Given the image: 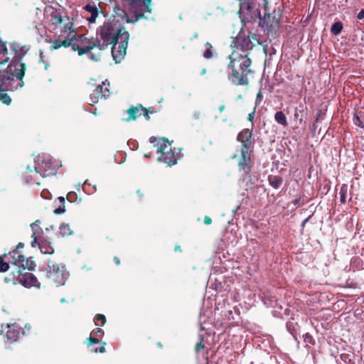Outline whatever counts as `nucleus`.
I'll return each mask as SVG.
<instances>
[{"label": "nucleus", "mask_w": 364, "mask_h": 364, "mask_svg": "<svg viewBox=\"0 0 364 364\" xmlns=\"http://www.w3.org/2000/svg\"><path fill=\"white\" fill-rule=\"evenodd\" d=\"M212 223V219L209 216H205L204 218V223L205 225H210Z\"/></svg>", "instance_id": "51"}, {"label": "nucleus", "mask_w": 364, "mask_h": 364, "mask_svg": "<svg viewBox=\"0 0 364 364\" xmlns=\"http://www.w3.org/2000/svg\"><path fill=\"white\" fill-rule=\"evenodd\" d=\"M60 233L63 237L72 235L73 231L68 224H63L60 226Z\"/></svg>", "instance_id": "34"}, {"label": "nucleus", "mask_w": 364, "mask_h": 364, "mask_svg": "<svg viewBox=\"0 0 364 364\" xmlns=\"http://www.w3.org/2000/svg\"><path fill=\"white\" fill-rule=\"evenodd\" d=\"M25 71H26V64L25 63H20L16 65V68H15L16 76L17 77L18 79H19L21 81L22 84L23 83L22 81V79L24 76Z\"/></svg>", "instance_id": "24"}, {"label": "nucleus", "mask_w": 364, "mask_h": 364, "mask_svg": "<svg viewBox=\"0 0 364 364\" xmlns=\"http://www.w3.org/2000/svg\"><path fill=\"white\" fill-rule=\"evenodd\" d=\"M300 200H300V198H297V199H296V200H294V203L295 205H301V203H300Z\"/></svg>", "instance_id": "57"}, {"label": "nucleus", "mask_w": 364, "mask_h": 364, "mask_svg": "<svg viewBox=\"0 0 364 364\" xmlns=\"http://www.w3.org/2000/svg\"><path fill=\"white\" fill-rule=\"evenodd\" d=\"M174 250L176 252H182V250L181 248V246L180 245H176L175 246V248H174Z\"/></svg>", "instance_id": "56"}, {"label": "nucleus", "mask_w": 364, "mask_h": 364, "mask_svg": "<svg viewBox=\"0 0 364 364\" xmlns=\"http://www.w3.org/2000/svg\"><path fill=\"white\" fill-rule=\"evenodd\" d=\"M45 190L41 192V196L46 199H49V197L48 196H45Z\"/></svg>", "instance_id": "60"}, {"label": "nucleus", "mask_w": 364, "mask_h": 364, "mask_svg": "<svg viewBox=\"0 0 364 364\" xmlns=\"http://www.w3.org/2000/svg\"><path fill=\"white\" fill-rule=\"evenodd\" d=\"M80 38H82V36H77V33H71L68 35L64 40H55L50 46V50H57L63 46L65 48L71 47L73 48V46L75 45V41Z\"/></svg>", "instance_id": "13"}, {"label": "nucleus", "mask_w": 364, "mask_h": 364, "mask_svg": "<svg viewBox=\"0 0 364 364\" xmlns=\"http://www.w3.org/2000/svg\"><path fill=\"white\" fill-rule=\"evenodd\" d=\"M149 142L154 144V146L157 147L156 153L160 154L159 161L164 162L168 166H172L176 164L177 158L173 152L171 144L167 139L156 138L151 136L149 139Z\"/></svg>", "instance_id": "3"}, {"label": "nucleus", "mask_w": 364, "mask_h": 364, "mask_svg": "<svg viewBox=\"0 0 364 364\" xmlns=\"http://www.w3.org/2000/svg\"><path fill=\"white\" fill-rule=\"evenodd\" d=\"M141 111H146L147 112H149V114H153V113H156V111L155 110L154 108L153 107H149V108H146V107H144L141 108Z\"/></svg>", "instance_id": "48"}, {"label": "nucleus", "mask_w": 364, "mask_h": 364, "mask_svg": "<svg viewBox=\"0 0 364 364\" xmlns=\"http://www.w3.org/2000/svg\"><path fill=\"white\" fill-rule=\"evenodd\" d=\"M303 338H304V341L306 344H310V345L315 344V340L314 339L313 336L310 333H305L303 336Z\"/></svg>", "instance_id": "37"}, {"label": "nucleus", "mask_w": 364, "mask_h": 364, "mask_svg": "<svg viewBox=\"0 0 364 364\" xmlns=\"http://www.w3.org/2000/svg\"><path fill=\"white\" fill-rule=\"evenodd\" d=\"M157 345H158L159 347H161V346H162V345L161 344V343H160V342H159V343H157Z\"/></svg>", "instance_id": "64"}, {"label": "nucleus", "mask_w": 364, "mask_h": 364, "mask_svg": "<svg viewBox=\"0 0 364 364\" xmlns=\"http://www.w3.org/2000/svg\"><path fill=\"white\" fill-rule=\"evenodd\" d=\"M126 33H129L124 28H116L111 23H105L101 28L100 38L106 46L115 44L122 38Z\"/></svg>", "instance_id": "7"}, {"label": "nucleus", "mask_w": 364, "mask_h": 364, "mask_svg": "<svg viewBox=\"0 0 364 364\" xmlns=\"http://www.w3.org/2000/svg\"><path fill=\"white\" fill-rule=\"evenodd\" d=\"M66 21L67 22L64 23L62 31L64 33H68V35H70L71 33H76L73 28V23L70 21V19L68 17H67Z\"/></svg>", "instance_id": "26"}, {"label": "nucleus", "mask_w": 364, "mask_h": 364, "mask_svg": "<svg viewBox=\"0 0 364 364\" xmlns=\"http://www.w3.org/2000/svg\"><path fill=\"white\" fill-rule=\"evenodd\" d=\"M259 19V26L263 28H267L269 31H270L274 25H278L279 23V18H276L274 11L272 14H268L264 16L263 18H258Z\"/></svg>", "instance_id": "16"}, {"label": "nucleus", "mask_w": 364, "mask_h": 364, "mask_svg": "<svg viewBox=\"0 0 364 364\" xmlns=\"http://www.w3.org/2000/svg\"><path fill=\"white\" fill-rule=\"evenodd\" d=\"M100 341L97 338L92 336V335L87 338V345L88 347L92 346L93 344L99 343Z\"/></svg>", "instance_id": "41"}, {"label": "nucleus", "mask_w": 364, "mask_h": 364, "mask_svg": "<svg viewBox=\"0 0 364 364\" xmlns=\"http://www.w3.org/2000/svg\"><path fill=\"white\" fill-rule=\"evenodd\" d=\"M144 156L146 158H148V159H150L151 157V153H149V154H144Z\"/></svg>", "instance_id": "62"}, {"label": "nucleus", "mask_w": 364, "mask_h": 364, "mask_svg": "<svg viewBox=\"0 0 364 364\" xmlns=\"http://www.w3.org/2000/svg\"><path fill=\"white\" fill-rule=\"evenodd\" d=\"M261 42L255 33H250L248 36L239 34L232 41V52H237L242 55H247L249 57L250 51L256 45H260Z\"/></svg>", "instance_id": "4"}, {"label": "nucleus", "mask_w": 364, "mask_h": 364, "mask_svg": "<svg viewBox=\"0 0 364 364\" xmlns=\"http://www.w3.org/2000/svg\"><path fill=\"white\" fill-rule=\"evenodd\" d=\"M23 246H24L23 243H22V242H19V243L18 244V245L16 246V250H17V249H18V248H23Z\"/></svg>", "instance_id": "61"}, {"label": "nucleus", "mask_w": 364, "mask_h": 364, "mask_svg": "<svg viewBox=\"0 0 364 364\" xmlns=\"http://www.w3.org/2000/svg\"><path fill=\"white\" fill-rule=\"evenodd\" d=\"M129 39V34L126 33L122 36L115 44H112V55L116 63H120L124 58L127 53V48L128 46V41Z\"/></svg>", "instance_id": "8"}, {"label": "nucleus", "mask_w": 364, "mask_h": 364, "mask_svg": "<svg viewBox=\"0 0 364 364\" xmlns=\"http://www.w3.org/2000/svg\"><path fill=\"white\" fill-rule=\"evenodd\" d=\"M341 359L346 364H353V361L348 353H341Z\"/></svg>", "instance_id": "40"}, {"label": "nucleus", "mask_w": 364, "mask_h": 364, "mask_svg": "<svg viewBox=\"0 0 364 364\" xmlns=\"http://www.w3.org/2000/svg\"><path fill=\"white\" fill-rule=\"evenodd\" d=\"M251 152L252 149H240L238 168L240 171H244L246 173H250L251 171Z\"/></svg>", "instance_id": "12"}, {"label": "nucleus", "mask_w": 364, "mask_h": 364, "mask_svg": "<svg viewBox=\"0 0 364 364\" xmlns=\"http://www.w3.org/2000/svg\"><path fill=\"white\" fill-rule=\"evenodd\" d=\"M343 26L341 21L335 22L331 27V33L335 36L339 35L342 30Z\"/></svg>", "instance_id": "27"}, {"label": "nucleus", "mask_w": 364, "mask_h": 364, "mask_svg": "<svg viewBox=\"0 0 364 364\" xmlns=\"http://www.w3.org/2000/svg\"><path fill=\"white\" fill-rule=\"evenodd\" d=\"M304 108L305 107L302 104H301L299 107L295 108L294 114L295 120H299L300 122L303 121L302 114L304 112Z\"/></svg>", "instance_id": "30"}, {"label": "nucleus", "mask_w": 364, "mask_h": 364, "mask_svg": "<svg viewBox=\"0 0 364 364\" xmlns=\"http://www.w3.org/2000/svg\"><path fill=\"white\" fill-rule=\"evenodd\" d=\"M82 38L75 41V45L73 46V50L77 51L79 55L87 54L92 48V44L95 40L94 38H88L84 35H81Z\"/></svg>", "instance_id": "11"}, {"label": "nucleus", "mask_w": 364, "mask_h": 364, "mask_svg": "<svg viewBox=\"0 0 364 364\" xmlns=\"http://www.w3.org/2000/svg\"><path fill=\"white\" fill-rule=\"evenodd\" d=\"M41 222L40 220H36L34 223L31 224L32 230V238L31 246L36 247L38 243V240L41 238V234L42 233V228L39 227Z\"/></svg>", "instance_id": "19"}, {"label": "nucleus", "mask_w": 364, "mask_h": 364, "mask_svg": "<svg viewBox=\"0 0 364 364\" xmlns=\"http://www.w3.org/2000/svg\"><path fill=\"white\" fill-rule=\"evenodd\" d=\"M85 9L90 12L92 16H94L95 14H98V9L95 6H92L91 4H87L85 6Z\"/></svg>", "instance_id": "39"}, {"label": "nucleus", "mask_w": 364, "mask_h": 364, "mask_svg": "<svg viewBox=\"0 0 364 364\" xmlns=\"http://www.w3.org/2000/svg\"><path fill=\"white\" fill-rule=\"evenodd\" d=\"M205 348L204 345V338L202 335H199L198 336V342L196 343L195 346V350L196 352L198 353L200 350H203Z\"/></svg>", "instance_id": "35"}, {"label": "nucleus", "mask_w": 364, "mask_h": 364, "mask_svg": "<svg viewBox=\"0 0 364 364\" xmlns=\"http://www.w3.org/2000/svg\"><path fill=\"white\" fill-rule=\"evenodd\" d=\"M59 207L54 210L53 213L55 215H60L65 212V198L64 197H59Z\"/></svg>", "instance_id": "33"}, {"label": "nucleus", "mask_w": 364, "mask_h": 364, "mask_svg": "<svg viewBox=\"0 0 364 364\" xmlns=\"http://www.w3.org/2000/svg\"><path fill=\"white\" fill-rule=\"evenodd\" d=\"M309 218H310V217H309V218H306V219L302 222V224H301V226H302V227H304V226H305V225L306 224V223L309 221Z\"/></svg>", "instance_id": "59"}, {"label": "nucleus", "mask_w": 364, "mask_h": 364, "mask_svg": "<svg viewBox=\"0 0 364 364\" xmlns=\"http://www.w3.org/2000/svg\"><path fill=\"white\" fill-rule=\"evenodd\" d=\"M0 101L6 105H9L11 102V98L7 94V92L1 89V86L0 85Z\"/></svg>", "instance_id": "29"}, {"label": "nucleus", "mask_w": 364, "mask_h": 364, "mask_svg": "<svg viewBox=\"0 0 364 364\" xmlns=\"http://www.w3.org/2000/svg\"><path fill=\"white\" fill-rule=\"evenodd\" d=\"M113 260L117 266H119L120 264V259L117 256L114 257Z\"/></svg>", "instance_id": "53"}, {"label": "nucleus", "mask_w": 364, "mask_h": 364, "mask_svg": "<svg viewBox=\"0 0 364 364\" xmlns=\"http://www.w3.org/2000/svg\"><path fill=\"white\" fill-rule=\"evenodd\" d=\"M144 117L148 120L150 119L149 113L146 111H142Z\"/></svg>", "instance_id": "54"}, {"label": "nucleus", "mask_w": 364, "mask_h": 364, "mask_svg": "<svg viewBox=\"0 0 364 364\" xmlns=\"http://www.w3.org/2000/svg\"><path fill=\"white\" fill-rule=\"evenodd\" d=\"M77 199L76 193L71 191L67 194V200L70 203L75 202Z\"/></svg>", "instance_id": "42"}, {"label": "nucleus", "mask_w": 364, "mask_h": 364, "mask_svg": "<svg viewBox=\"0 0 364 364\" xmlns=\"http://www.w3.org/2000/svg\"><path fill=\"white\" fill-rule=\"evenodd\" d=\"M262 100V94L261 91H259L256 96V103L259 104Z\"/></svg>", "instance_id": "47"}, {"label": "nucleus", "mask_w": 364, "mask_h": 364, "mask_svg": "<svg viewBox=\"0 0 364 364\" xmlns=\"http://www.w3.org/2000/svg\"><path fill=\"white\" fill-rule=\"evenodd\" d=\"M274 119L278 124L284 127H287L288 124L287 117L282 111H278L275 113Z\"/></svg>", "instance_id": "25"}, {"label": "nucleus", "mask_w": 364, "mask_h": 364, "mask_svg": "<svg viewBox=\"0 0 364 364\" xmlns=\"http://www.w3.org/2000/svg\"><path fill=\"white\" fill-rule=\"evenodd\" d=\"M105 345H106L105 342H102V346L100 348H96L95 349H92V351L95 353H105L106 352L105 347Z\"/></svg>", "instance_id": "43"}, {"label": "nucleus", "mask_w": 364, "mask_h": 364, "mask_svg": "<svg viewBox=\"0 0 364 364\" xmlns=\"http://www.w3.org/2000/svg\"><path fill=\"white\" fill-rule=\"evenodd\" d=\"M228 65V80L235 86H248L255 71L252 68V60L246 54L232 52L229 56Z\"/></svg>", "instance_id": "1"}, {"label": "nucleus", "mask_w": 364, "mask_h": 364, "mask_svg": "<svg viewBox=\"0 0 364 364\" xmlns=\"http://www.w3.org/2000/svg\"><path fill=\"white\" fill-rule=\"evenodd\" d=\"M354 123L355 124L359 126V127H363V125L361 124V120L360 119V117L358 116H355V118H354Z\"/></svg>", "instance_id": "49"}, {"label": "nucleus", "mask_w": 364, "mask_h": 364, "mask_svg": "<svg viewBox=\"0 0 364 364\" xmlns=\"http://www.w3.org/2000/svg\"><path fill=\"white\" fill-rule=\"evenodd\" d=\"M255 107L253 109V110L248 114V116H247V119L251 122L252 123L253 122V120H254V117H255Z\"/></svg>", "instance_id": "46"}, {"label": "nucleus", "mask_w": 364, "mask_h": 364, "mask_svg": "<svg viewBox=\"0 0 364 364\" xmlns=\"http://www.w3.org/2000/svg\"><path fill=\"white\" fill-rule=\"evenodd\" d=\"M205 50L203 53V57L206 59H210L213 56V53L212 50L213 46L210 43L206 42L205 43Z\"/></svg>", "instance_id": "31"}, {"label": "nucleus", "mask_w": 364, "mask_h": 364, "mask_svg": "<svg viewBox=\"0 0 364 364\" xmlns=\"http://www.w3.org/2000/svg\"><path fill=\"white\" fill-rule=\"evenodd\" d=\"M141 108H143V106L141 105H139V106H132L127 109V113L129 114V117L125 119L127 122L131 121V120H136L139 116L141 115V113H139V111H141Z\"/></svg>", "instance_id": "22"}, {"label": "nucleus", "mask_w": 364, "mask_h": 364, "mask_svg": "<svg viewBox=\"0 0 364 364\" xmlns=\"http://www.w3.org/2000/svg\"><path fill=\"white\" fill-rule=\"evenodd\" d=\"M20 330L19 328L14 325H8V330L6 331V338L10 343L16 341L19 337Z\"/></svg>", "instance_id": "20"}, {"label": "nucleus", "mask_w": 364, "mask_h": 364, "mask_svg": "<svg viewBox=\"0 0 364 364\" xmlns=\"http://www.w3.org/2000/svg\"><path fill=\"white\" fill-rule=\"evenodd\" d=\"M15 265L16 267L12 271L11 275L6 277L4 279L6 282H11L13 284H21V277H18V274L23 275L25 271L18 264Z\"/></svg>", "instance_id": "18"}, {"label": "nucleus", "mask_w": 364, "mask_h": 364, "mask_svg": "<svg viewBox=\"0 0 364 364\" xmlns=\"http://www.w3.org/2000/svg\"><path fill=\"white\" fill-rule=\"evenodd\" d=\"M357 18L359 19V20H361L363 18H364V9H362L360 10L358 15H357Z\"/></svg>", "instance_id": "50"}, {"label": "nucleus", "mask_w": 364, "mask_h": 364, "mask_svg": "<svg viewBox=\"0 0 364 364\" xmlns=\"http://www.w3.org/2000/svg\"><path fill=\"white\" fill-rule=\"evenodd\" d=\"M37 245L43 254L51 255L54 252V249L51 246L50 242L46 240L40 238L38 240Z\"/></svg>", "instance_id": "21"}, {"label": "nucleus", "mask_w": 364, "mask_h": 364, "mask_svg": "<svg viewBox=\"0 0 364 364\" xmlns=\"http://www.w3.org/2000/svg\"><path fill=\"white\" fill-rule=\"evenodd\" d=\"M92 48L88 52V58L94 61H98L102 57V51L107 48L106 43H102L101 41L97 39L94 40L92 44Z\"/></svg>", "instance_id": "14"}, {"label": "nucleus", "mask_w": 364, "mask_h": 364, "mask_svg": "<svg viewBox=\"0 0 364 364\" xmlns=\"http://www.w3.org/2000/svg\"><path fill=\"white\" fill-rule=\"evenodd\" d=\"M40 55H41V60L43 63V53H40Z\"/></svg>", "instance_id": "63"}, {"label": "nucleus", "mask_w": 364, "mask_h": 364, "mask_svg": "<svg viewBox=\"0 0 364 364\" xmlns=\"http://www.w3.org/2000/svg\"><path fill=\"white\" fill-rule=\"evenodd\" d=\"M136 193L140 198L144 196V193L141 191V190H137Z\"/></svg>", "instance_id": "55"}, {"label": "nucleus", "mask_w": 364, "mask_h": 364, "mask_svg": "<svg viewBox=\"0 0 364 364\" xmlns=\"http://www.w3.org/2000/svg\"><path fill=\"white\" fill-rule=\"evenodd\" d=\"M348 193V185L343 184L341 187L339 195H340V201L341 203H346V195Z\"/></svg>", "instance_id": "32"}, {"label": "nucleus", "mask_w": 364, "mask_h": 364, "mask_svg": "<svg viewBox=\"0 0 364 364\" xmlns=\"http://www.w3.org/2000/svg\"><path fill=\"white\" fill-rule=\"evenodd\" d=\"M10 255H13L14 264H18L23 270H33L36 267V263L32 257L26 258L24 255L18 253V250H14Z\"/></svg>", "instance_id": "10"}, {"label": "nucleus", "mask_w": 364, "mask_h": 364, "mask_svg": "<svg viewBox=\"0 0 364 364\" xmlns=\"http://www.w3.org/2000/svg\"><path fill=\"white\" fill-rule=\"evenodd\" d=\"M269 184L275 189L279 188L282 183V178L279 176L270 175L268 177Z\"/></svg>", "instance_id": "23"}, {"label": "nucleus", "mask_w": 364, "mask_h": 364, "mask_svg": "<svg viewBox=\"0 0 364 364\" xmlns=\"http://www.w3.org/2000/svg\"><path fill=\"white\" fill-rule=\"evenodd\" d=\"M33 170L29 165L26 167L24 178L28 183H33L40 185L39 176L45 178L54 176L57 173V166L50 156H39L36 166Z\"/></svg>", "instance_id": "2"}, {"label": "nucleus", "mask_w": 364, "mask_h": 364, "mask_svg": "<svg viewBox=\"0 0 364 364\" xmlns=\"http://www.w3.org/2000/svg\"><path fill=\"white\" fill-rule=\"evenodd\" d=\"M9 269V263L4 262L3 257L0 256V272H6Z\"/></svg>", "instance_id": "38"}, {"label": "nucleus", "mask_w": 364, "mask_h": 364, "mask_svg": "<svg viewBox=\"0 0 364 364\" xmlns=\"http://www.w3.org/2000/svg\"><path fill=\"white\" fill-rule=\"evenodd\" d=\"M7 48L5 42L0 40V53H7Z\"/></svg>", "instance_id": "45"}, {"label": "nucleus", "mask_w": 364, "mask_h": 364, "mask_svg": "<svg viewBox=\"0 0 364 364\" xmlns=\"http://www.w3.org/2000/svg\"><path fill=\"white\" fill-rule=\"evenodd\" d=\"M109 87V82L107 80L98 85L90 95V104L94 105L97 104L100 99L105 100L108 98L112 93Z\"/></svg>", "instance_id": "9"}, {"label": "nucleus", "mask_w": 364, "mask_h": 364, "mask_svg": "<svg viewBox=\"0 0 364 364\" xmlns=\"http://www.w3.org/2000/svg\"><path fill=\"white\" fill-rule=\"evenodd\" d=\"M68 277L65 266L49 259L46 267V277L57 286L64 285Z\"/></svg>", "instance_id": "5"}, {"label": "nucleus", "mask_w": 364, "mask_h": 364, "mask_svg": "<svg viewBox=\"0 0 364 364\" xmlns=\"http://www.w3.org/2000/svg\"><path fill=\"white\" fill-rule=\"evenodd\" d=\"M240 16L242 22H255L260 17L259 5L257 0H240Z\"/></svg>", "instance_id": "6"}, {"label": "nucleus", "mask_w": 364, "mask_h": 364, "mask_svg": "<svg viewBox=\"0 0 364 364\" xmlns=\"http://www.w3.org/2000/svg\"><path fill=\"white\" fill-rule=\"evenodd\" d=\"M91 335L95 337H102L104 335V331L100 328H97L96 331H92Z\"/></svg>", "instance_id": "44"}, {"label": "nucleus", "mask_w": 364, "mask_h": 364, "mask_svg": "<svg viewBox=\"0 0 364 364\" xmlns=\"http://www.w3.org/2000/svg\"><path fill=\"white\" fill-rule=\"evenodd\" d=\"M51 21L53 24H61L64 22V19L59 12L55 11L51 14Z\"/></svg>", "instance_id": "28"}, {"label": "nucleus", "mask_w": 364, "mask_h": 364, "mask_svg": "<svg viewBox=\"0 0 364 364\" xmlns=\"http://www.w3.org/2000/svg\"><path fill=\"white\" fill-rule=\"evenodd\" d=\"M98 14H95L94 16H90V17L88 18V21L90 23H94L96 20V18L97 17Z\"/></svg>", "instance_id": "52"}, {"label": "nucleus", "mask_w": 364, "mask_h": 364, "mask_svg": "<svg viewBox=\"0 0 364 364\" xmlns=\"http://www.w3.org/2000/svg\"><path fill=\"white\" fill-rule=\"evenodd\" d=\"M252 129H244L239 132L237 140L241 143V148L251 149L252 148Z\"/></svg>", "instance_id": "15"}, {"label": "nucleus", "mask_w": 364, "mask_h": 364, "mask_svg": "<svg viewBox=\"0 0 364 364\" xmlns=\"http://www.w3.org/2000/svg\"><path fill=\"white\" fill-rule=\"evenodd\" d=\"M19 277H21V284L25 287L31 288L34 287L40 288L41 283L38 281L36 277L34 276L33 274L28 272H24L23 275H20Z\"/></svg>", "instance_id": "17"}, {"label": "nucleus", "mask_w": 364, "mask_h": 364, "mask_svg": "<svg viewBox=\"0 0 364 364\" xmlns=\"http://www.w3.org/2000/svg\"><path fill=\"white\" fill-rule=\"evenodd\" d=\"M95 326H99L98 322H100L102 326H104L105 323H106V317L103 314H97L95 317Z\"/></svg>", "instance_id": "36"}, {"label": "nucleus", "mask_w": 364, "mask_h": 364, "mask_svg": "<svg viewBox=\"0 0 364 364\" xmlns=\"http://www.w3.org/2000/svg\"><path fill=\"white\" fill-rule=\"evenodd\" d=\"M225 108V106L224 105H222L219 107L218 109L220 112H222Z\"/></svg>", "instance_id": "58"}]
</instances>
